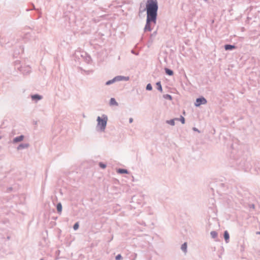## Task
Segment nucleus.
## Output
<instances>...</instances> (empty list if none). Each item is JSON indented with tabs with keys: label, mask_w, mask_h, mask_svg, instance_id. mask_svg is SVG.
Listing matches in <instances>:
<instances>
[{
	"label": "nucleus",
	"mask_w": 260,
	"mask_h": 260,
	"mask_svg": "<svg viewBox=\"0 0 260 260\" xmlns=\"http://www.w3.org/2000/svg\"><path fill=\"white\" fill-rule=\"evenodd\" d=\"M192 129L193 131L198 132L200 133V131H199V129L196 127H193Z\"/></svg>",
	"instance_id": "30"
},
{
	"label": "nucleus",
	"mask_w": 260,
	"mask_h": 260,
	"mask_svg": "<svg viewBox=\"0 0 260 260\" xmlns=\"http://www.w3.org/2000/svg\"><path fill=\"white\" fill-rule=\"evenodd\" d=\"M210 235L213 239H215L217 237V233L215 231H211Z\"/></svg>",
	"instance_id": "19"
},
{
	"label": "nucleus",
	"mask_w": 260,
	"mask_h": 260,
	"mask_svg": "<svg viewBox=\"0 0 260 260\" xmlns=\"http://www.w3.org/2000/svg\"><path fill=\"white\" fill-rule=\"evenodd\" d=\"M110 105H115V106H118V104L116 101L115 99L113 98H111L110 100Z\"/></svg>",
	"instance_id": "18"
},
{
	"label": "nucleus",
	"mask_w": 260,
	"mask_h": 260,
	"mask_svg": "<svg viewBox=\"0 0 260 260\" xmlns=\"http://www.w3.org/2000/svg\"><path fill=\"white\" fill-rule=\"evenodd\" d=\"M99 165L100 167L101 168H102V169H105V168H106V166H107L106 164H104V163H103V162H100L99 163Z\"/></svg>",
	"instance_id": "23"
},
{
	"label": "nucleus",
	"mask_w": 260,
	"mask_h": 260,
	"mask_svg": "<svg viewBox=\"0 0 260 260\" xmlns=\"http://www.w3.org/2000/svg\"><path fill=\"white\" fill-rule=\"evenodd\" d=\"M20 71L24 75L29 74L31 70L30 68L28 66L27 67H21L19 69Z\"/></svg>",
	"instance_id": "5"
},
{
	"label": "nucleus",
	"mask_w": 260,
	"mask_h": 260,
	"mask_svg": "<svg viewBox=\"0 0 260 260\" xmlns=\"http://www.w3.org/2000/svg\"><path fill=\"white\" fill-rule=\"evenodd\" d=\"M165 73L167 75H169V76H172L174 74V72L173 70L169 69V68H166L165 69Z\"/></svg>",
	"instance_id": "15"
},
{
	"label": "nucleus",
	"mask_w": 260,
	"mask_h": 260,
	"mask_svg": "<svg viewBox=\"0 0 260 260\" xmlns=\"http://www.w3.org/2000/svg\"><path fill=\"white\" fill-rule=\"evenodd\" d=\"M156 88L158 90H159L160 92L162 91V88L161 84L160 81H158L156 83Z\"/></svg>",
	"instance_id": "17"
},
{
	"label": "nucleus",
	"mask_w": 260,
	"mask_h": 260,
	"mask_svg": "<svg viewBox=\"0 0 260 260\" xmlns=\"http://www.w3.org/2000/svg\"><path fill=\"white\" fill-rule=\"evenodd\" d=\"M146 89L147 90L150 91L152 89V86L150 83H148L146 87Z\"/></svg>",
	"instance_id": "22"
},
{
	"label": "nucleus",
	"mask_w": 260,
	"mask_h": 260,
	"mask_svg": "<svg viewBox=\"0 0 260 260\" xmlns=\"http://www.w3.org/2000/svg\"><path fill=\"white\" fill-rule=\"evenodd\" d=\"M249 207H250V208H253V209H254V207H255V206H254V204H251V205H249Z\"/></svg>",
	"instance_id": "31"
},
{
	"label": "nucleus",
	"mask_w": 260,
	"mask_h": 260,
	"mask_svg": "<svg viewBox=\"0 0 260 260\" xmlns=\"http://www.w3.org/2000/svg\"><path fill=\"white\" fill-rule=\"evenodd\" d=\"M178 121H180L182 124H184L185 122V119L182 116H181L180 118H179Z\"/></svg>",
	"instance_id": "25"
},
{
	"label": "nucleus",
	"mask_w": 260,
	"mask_h": 260,
	"mask_svg": "<svg viewBox=\"0 0 260 260\" xmlns=\"http://www.w3.org/2000/svg\"><path fill=\"white\" fill-rule=\"evenodd\" d=\"M175 120H179V118H175L172 119L168 120L166 121V123L167 124H170L171 125L174 126L175 124Z\"/></svg>",
	"instance_id": "13"
},
{
	"label": "nucleus",
	"mask_w": 260,
	"mask_h": 260,
	"mask_svg": "<svg viewBox=\"0 0 260 260\" xmlns=\"http://www.w3.org/2000/svg\"><path fill=\"white\" fill-rule=\"evenodd\" d=\"M158 9V6L157 0H147L146 7L143 10H141V5H140L139 13H143L146 11L147 16L157 18Z\"/></svg>",
	"instance_id": "1"
},
{
	"label": "nucleus",
	"mask_w": 260,
	"mask_h": 260,
	"mask_svg": "<svg viewBox=\"0 0 260 260\" xmlns=\"http://www.w3.org/2000/svg\"><path fill=\"white\" fill-rule=\"evenodd\" d=\"M2 138V137L0 136V139Z\"/></svg>",
	"instance_id": "37"
},
{
	"label": "nucleus",
	"mask_w": 260,
	"mask_h": 260,
	"mask_svg": "<svg viewBox=\"0 0 260 260\" xmlns=\"http://www.w3.org/2000/svg\"><path fill=\"white\" fill-rule=\"evenodd\" d=\"M117 172L119 174H128V171L126 169L119 168L117 169Z\"/></svg>",
	"instance_id": "14"
},
{
	"label": "nucleus",
	"mask_w": 260,
	"mask_h": 260,
	"mask_svg": "<svg viewBox=\"0 0 260 260\" xmlns=\"http://www.w3.org/2000/svg\"><path fill=\"white\" fill-rule=\"evenodd\" d=\"M79 224L78 222H76L73 225V229L74 230H77L79 229Z\"/></svg>",
	"instance_id": "24"
},
{
	"label": "nucleus",
	"mask_w": 260,
	"mask_h": 260,
	"mask_svg": "<svg viewBox=\"0 0 260 260\" xmlns=\"http://www.w3.org/2000/svg\"><path fill=\"white\" fill-rule=\"evenodd\" d=\"M237 48V46L235 45H231V44H225L224 46V48L225 50H233L234 49H235Z\"/></svg>",
	"instance_id": "7"
},
{
	"label": "nucleus",
	"mask_w": 260,
	"mask_h": 260,
	"mask_svg": "<svg viewBox=\"0 0 260 260\" xmlns=\"http://www.w3.org/2000/svg\"><path fill=\"white\" fill-rule=\"evenodd\" d=\"M23 139H24L23 135H20V136H17V137H15V138H14L13 142L14 143L19 142L22 141L23 140Z\"/></svg>",
	"instance_id": "11"
},
{
	"label": "nucleus",
	"mask_w": 260,
	"mask_h": 260,
	"mask_svg": "<svg viewBox=\"0 0 260 260\" xmlns=\"http://www.w3.org/2000/svg\"><path fill=\"white\" fill-rule=\"evenodd\" d=\"M40 260H44V259L43 258H41Z\"/></svg>",
	"instance_id": "36"
},
{
	"label": "nucleus",
	"mask_w": 260,
	"mask_h": 260,
	"mask_svg": "<svg viewBox=\"0 0 260 260\" xmlns=\"http://www.w3.org/2000/svg\"><path fill=\"white\" fill-rule=\"evenodd\" d=\"M122 259V256L120 254H117L115 257L116 260H121Z\"/></svg>",
	"instance_id": "26"
},
{
	"label": "nucleus",
	"mask_w": 260,
	"mask_h": 260,
	"mask_svg": "<svg viewBox=\"0 0 260 260\" xmlns=\"http://www.w3.org/2000/svg\"><path fill=\"white\" fill-rule=\"evenodd\" d=\"M114 79L116 82L122 80L128 81L129 80V77L122 76H117L114 77Z\"/></svg>",
	"instance_id": "6"
},
{
	"label": "nucleus",
	"mask_w": 260,
	"mask_h": 260,
	"mask_svg": "<svg viewBox=\"0 0 260 260\" xmlns=\"http://www.w3.org/2000/svg\"><path fill=\"white\" fill-rule=\"evenodd\" d=\"M207 103V100L203 96L197 98L194 102V106L197 107H200L201 105H205Z\"/></svg>",
	"instance_id": "4"
},
{
	"label": "nucleus",
	"mask_w": 260,
	"mask_h": 260,
	"mask_svg": "<svg viewBox=\"0 0 260 260\" xmlns=\"http://www.w3.org/2000/svg\"><path fill=\"white\" fill-rule=\"evenodd\" d=\"M29 146V144L28 143H21L19 144L17 149V150H22L23 149L27 148Z\"/></svg>",
	"instance_id": "8"
},
{
	"label": "nucleus",
	"mask_w": 260,
	"mask_h": 260,
	"mask_svg": "<svg viewBox=\"0 0 260 260\" xmlns=\"http://www.w3.org/2000/svg\"><path fill=\"white\" fill-rule=\"evenodd\" d=\"M31 99L32 101H39L43 98L42 95H39L38 94H35L31 95Z\"/></svg>",
	"instance_id": "9"
},
{
	"label": "nucleus",
	"mask_w": 260,
	"mask_h": 260,
	"mask_svg": "<svg viewBox=\"0 0 260 260\" xmlns=\"http://www.w3.org/2000/svg\"><path fill=\"white\" fill-rule=\"evenodd\" d=\"M86 60L87 62H89L91 60V57L90 56H87L86 57Z\"/></svg>",
	"instance_id": "28"
},
{
	"label": "nucleus",
	"mask_w": 260,
	"mask_h": 260,
	"mask_svg": "<svg viewBox=\"0 0 260 260\" xmlns=\"http://www.w3.org/2000/svg\"><path fill=\"white\" fill-rule=\"evenodd\" d=\"M62 207L61 203L60 202L58 203L56 205V209H57V213L59 214H61V213L62 212Z\"/></svg>",
	"instance_id": "12"
},
{
	"label": "nucleus",
	"mask_w": 260,
	"mask_h": 260,
	"mask_svg": "<svg viewBox=\"0 0 260 260\" xmlns=\"http://www.w3.org/2000/svg\"><path fill=\"white\" fill-rule=\"evenodd\" d=\"M156 34V31H154L151 35L155 36Z\"/></svg>",
	"instance_id": "33"
},
{
	"label": "nucleus",
	"mask_w": 260,
	"mask_h": 260,
	"mask_svg": "<svg viewBox=\"0 0 260 260\" xmlns=\"http://www.w3.org/2000/svg\"><path fill=\"white\" fill-rule=\"evenodd\" d=\"M116 82V81H115V79H114V78H113L112 79L110 80H109V81H107V82H106V85H110V84H112V83H114V82Z\"/></svg>",
	"instance_id": "21"
},
{
	"label": "nucleus",
	"mask_w": 260,
	"mask_h": 260,
	"mask_svg": "<svg viewBox=\"0 0 260 260\" xmlns=\"http://www.w3.org/2000/svg\"><path fill=\"white\" fill-rule=\"evenodd\" d=\"M96 121L98 122L96 128H99L100 132H104L108 121L107 116L105 114H103L102 117L98 116Z\"/></svg>",
	"instance_id": "2"
},
{
	"label": "nucleus",
	"mask_w": 260,
	"mask_h": 260,
	"mask_svg": "<svg viewBox=\"0 0 260 260\" xmlns=\"http://www.w3.org/2000/svg\"><path fill=\"white\" fill-rule=\"evenodd\" d=\"M256 234H257V235H259V234H260V232H257L256 233Z\"/></svg>",
	"instance_id": "35"
},
{
	"label": "nucleus",
	"mask_w": 260,
	"mask_h": 260,
	"mask_svg": "<svg viewBox=\"0 0 260 260\" xmlns=\"http://www.w3.org/2000/svg\"><path fill=\"white\" fill-rule=\"evenodd\" d=\"M12 189V187H9V188H8V190H10H10H11Z\"/></svg>",
	"instance_id": "34"
},
{
	"label": "nucleus",
	"mask_w": 260,
	"mask_h": 260,
	"mask_svg": "<svg viewBox=\"0 0 260 260\" xmlns=\"http://www.w3.org/2000/svg\"><path fill=\"white\" fill-rule=\"evenodd\" d=\"M133 122V118H130L129 119V123H132Z\"/></svg>",
	"instance_id": "32"
},
{
	"label": "nucleus",
	"mask_w": 260,
	"mask_h": 260,
	"mask_svg": "<svg viewBox=\"0 0 260 260\" xmlns=\"http://www.w3.org/2000/svg\"><path fill=\"white\" fill-rule=\"evenodd\" d=\"M163 97L164 99L169 100H172V96L169 94H164Z\"/></svg>",
	"instance_id": "20"
},
{
	"label": "nucleus",
	"mask_w": 260,
	"mask_h": 260,
	"mask_svg": "<svg viewBox=\"0 0 260 260\" xmlns=\"http://www.w3.org/2000/svg\"><path fill=\"white\" fill-rule=\"evenodd\" d=\"M131 53L135 54V55H139V52L138 51H135L134 50H131Z\"/></svg>",
	"instance_id": "27"
},
{
	"label": "nucleus",
	"mask_w": 260,
	"mask_h": 260,
	"mask_svg": "<svg viewBox=\"0 0 260 260\" xmlns=\"http://www.w3.org/2000/svg\"><path fill=\"white\" fill-rule=\"evenodd\" d=\"M31 6H32V8L31 9V10H37V11H39V10H38V9H36L35 8V6H34V4H31Z\"/></svg>",
	"instance_id": "29"
},
{
	"label": "nucleus",
	"mask_w": 260,
	"mask_h": 260,
	"mask_svg": "<svg viewBox=\"0 0 260 260\" xmlns=\"http://www.w3.org/2000/svg\"><path fill=\"white\" fill-rule=\"evenodd\" d=\"M187 245L186 242H184L183 244H182L181 246V249L185 253L187 252Z\"/></svg>",
	"instance_id": "16"
},
{
	"label": "nucleus",
	"mask_w": 260,
	"mask_h": 260,
	"mask_svg": "<svg viewBox=\"0 0 260 260\" xmlns=\"http://www.w3.org/2000/svg\"><path fill=\"white\" fill-rule=\"evenodd\" d=\"M223 237L226 243H229L230 239V235L227 231H225L223 233Z\"/></svg>",
	"instance_id": "10"
},
{
	"label": "nucleus",
	"mask_w": 260,
	"mask_h": 260,
	"mask_svg": "<svg viewBox=\"0 0 260 260\" xmlns=\"http://www.w3.org/2000/svg\"><path fill=\"white\" fill-rule=\"evenodd\" d=\"M157 21V18L147 16L146 17V23L144 28V31L146 32L147 31H150L152 30V28L151 27L152 24L154 25L156 24Z\"/></svg>",
	"instance_id": "3"
}]
</instances>
